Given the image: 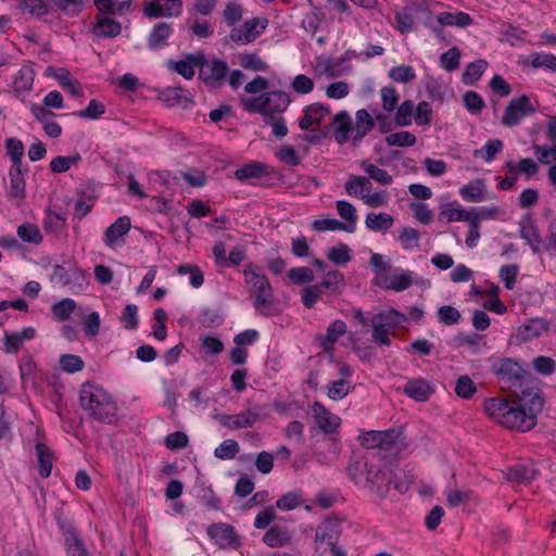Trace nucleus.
<instances>
[{"instance_id": "f257e3e1", "label": "nucleus", "mask_w": 556, "mask_h": 556, "mask_svg": "<svg viewBox=\"0 0 556 556\" xmlns=\"http://www.w3.org/2000/svg\"><path fill=\"white\" fill-rule=\"evenodd\" d=\"M502 389L509 391L516 400L491 397L484 401V410L498 425L508 429L529 431L538 422L545 399L541 381L518 362L501 358L492 364Z\"/></svg>"}, {"instance_id": "f03ea898", "label": "nucleus", "mask_w": 556, "mask_h": 556, "mask_svg": "<svg viewBox=\"0 0 556 556\" xmlns=\"http://www.w3.org/2000/svg\"><path fill=\"white\" fill-rule=\"evenodd\" d=\"M332 124L333 138L338 144L351 141L356 147L375 129L376 119L366 109H359L355 112L354 121L346 111H340L333 116Z\"/></svg>"}, {"instance_id": "7ed1b4c3", "label": "nucleus", "mask_w": 556, "mask_h": 556, "mask_svg": "<svg viewBox=\"0 0 556 556\" xmlns=\"http://www.w3.org/2000/svg\"><path fill=\"white\" fill-rule=\"evenodd\" d=\"M80 405L93 418L112 424L117 416V404L102 387L86 382L80 389Z\"/></svg>"}, {"instance_id": "20e7f679", "label": "nucleus", "mask_w": 556, "mask_h": 556, "mask_svg": "<svg viewBox=\"0 0 556 556\" xmlns=\"http://www.w3.org/2000/svg\"><path fill=\"white\" fill-rule=\"evenodd\" d=\"M349 473L356 484L369 488L378 494H386L392 480V472L389 468L375 467L363 459L351 465Z\"/></svg>"}, {"instance_id": "39448f33", "label": "nucleus", "mask_w": 556, "mask_h": 556, "mask_svg": "<svg viewBox=\"0 0 556 556\" xmlns=\"http://www.w3.org/2000/svg\"><path fill=\"white\" fill-rule=\"evenodd\" d=\"M406 321V317L395 309H389L375 314L370 318V325L372 327V340L375 343L381 345H390V334H394L396 329Z\"/></svg>"}, {"instance_id": "423d86ee", "label": "nucleus", "mask_w": 556, "mask_h": 556, "mask_svg": "<svg viewBox=\"0 0 556 556\" xmlns=\"http://www.w3.org/2000/svg\"><path fill=\"white\" fill-rule=\"evenodd\" d=\"M195 64H198L199 77L205 86L218 88L224 84L229 71L225 61L216 58L208 60L203 52H198Z\"/></svg>"}, {"instance_id": "0eeeda50", "label": "nucleus", "mask_w": 556, "mask_h": 556, "mask_svg": "<svg viewBox=\"0 0 556 556\" xmlns=\"http://www.w3.org/2000/svg\"><path fill=\"white\" fill-rule=\"evenodd\" d=\"M404 441L401 431L389 429L384 431L369 430L358 435L359 444L365 448H380L387 452L397 450Z\"/></svg>"}, {"instance_id": "6e6552de", "label": "nucleus", "mask_w": 556, "mask_h": 556, "mask_svg": "<svg viewBox=\"0 0 556 556\" xmlns=\"http://www.w3.org/2000/svg\"><path fill=\"white\" fill-rule=\"evenodd\" d=\"M244 276L247 281L252 285V289L255 293V308L263 309L271 304V287L265 275L260 274L258 267L249 264L244 269Z\"/></svg>"}, {"instance_id": "1a4fd4ad", "label": "nucleus", "mask_w": 556, "mask_h": 556, "mask_svg": "<svg viewBox=\"0 0 556 556\" xmlns=\"http://www.w3.org/2000/svg\"><path fill=\"white\" fill-rule=\"evenodd\" d=\"M535 108L531 104L530 99L526 94L511 99L505 108L501 123L505 127L518 125L521 119L535 112Z\"/></svg>"}, {"instance_id": "9d476101", "label": "nucleus", "mask_w": 556, "mask_h": 556, "mask_svg": "<svg viewBox=\"0 0 556 556\" xmlns=\"http://www.w3.org/2000/svg\"><path fill=\"white\" fill-rule=\"evenodd\" d=\"M56 523L64 536V545L67 556H89L73 522L62 516H58Z\"/></svg>"}, {"instance_id": "9b49d317", "label": "nucleus", "mask_w": 556, "mask_h": 556, "mask_svg": "<svg viewBox=\"0 0 556 556\" xmlns=\"http://www.w3.org/2000/svg\"><path fill=\"white\" fill-rule=\"evenodd\" d=\"M184 10L182 0H152L142 9L144 16L149 18L177 17Z\"/></svg>"}, {"instance_id": "f8f14e48", "label": "nucleus", "mask_w": 556, "mask_h": 556, "mask_svg": "<svg viewBox=\"0 0 556 556\" xmlns=\"http://www.w3.org/2000/svg\"><path fill=\"white\" fill-rule=\"evenodd\" d=\"M340 538V525L336 520L326 519L316 529L315 545L323 553L333 547Z\"/></svg>"}, {"instance_id": "ddd939ff", "label": "nucleus", "mask_w": 556, "mask_h": 556, "mask_svg": "<svg viewBox=\"0 0 556 556\" xmlns=\"http://www.w3.org/2000/svg\"><path fill=\"white\" fill-rule=\"evenodd\" d=\"M260 418V412L256 409L248 408L236 415H218L216 419L218 422L229 429L238 430L242 428L253 427Z\"/></svg>"}, {"instance_id": "4468645a", "label": "nucleus", "mask_w": 556, "mask_h": 556, "mask_svg": "<svg viewBox=\"0 0 556 556\" xmlns=\"http://www.w3.org/2000/svg\"><path fill=\"white\" fill-rule=\"evenodd\" d=\"M330 114V106L321 103H313L303 110V116L299 121L302 130H306L314 125H320Z\"/></svg>"}, {"instance_id": "2eb2a0df", "label": "nucleus", "mask_w": 556, "mask_h": 556, "mask_svg": "<svg viewBox=\"0 0 556 556\" xmlns=\"http://www.w3.org/2000/svg\"><path fill=\"white\" fill-rule=\"evenodd\" d=\"M316 362L321 370L332 374V369H337L338 374L342 376L341 379H348L352 375V368L340 361H336L332 350H324L315 356Z\"/></svg>"}, {"instance_id": "dca6fc26", "label": "nucleus", "mask_w": 556, "mask_h": 556, "mask_svg": "<svg viewBox=\"0 0 556 556\" xmlns=\"http://www.w3.org/2000/svg\"><path fill=\"white\" fill-rule=\"evenodd\" d=\"M312 410L318 427L325 433H333L339 428L340 417L329 412L321 403L315 402Z\"/></svg>"}, {"instance_id": "f3484780", "label": "nucleus", "mask_w": 556, "mask_h": 556, "mask_svg": "<svg viewBox=\"0 0 556 556\" xmlns=\"http://www.w3.org/2000/svg\"><path fill=\"white\" fill-rule=\"evenodd\" d=\"M548 331V324L544 319H531L528 324L518 328L515 340L517 344L526 343L539 338Z\"/></svg>"}, {"instance_id": "a211bd4d", "label": "nucleus", "mask_w": 556, "mask_h": 556, "mask_svg": "<svg viewBox=\"0 0 556 556\" xmlns=\"http://www.w3.org/2000/svg\"><path fill=\"white\" fill-rule=\"evenodd\" d=\"M290 102V97L285 91L273 90L264 93L266 117L281 114L288 109Z\"/></svg>"}, {"instance_id": "6ab92c4d", "label": "nucleus", "mask_w": 556, "mask_h": 556, "mask_svg": "<svg viewBox=\"0 0 556 556\" xmlns=\"http://www.w3.org/2000/svg\"><path fill=\"white\" fill-rule=\"evenodd\" d=\"M207 535L220 547L225 548L237 542L235 529L226 523H215L207 528Z\"/></svg>"}, {"instance_id": "aec40b11", "label": "nucleus", "mask_w": 556, "mask_h": 556, "mask_svg": "<svg viewBox=\"0 0 556 556\" xmlns=\"http://www.w3.org/2000/svg\"><path fill=\"white\" fill-rule=\"evenodd\" d=\"M46 74L53 76L60 83V86L74 97H79L83 93L81 85L78 80L73 79L68 70L63 67L49 66Z\"/></svg>"}, {"instance_id": "412c9836", "label": "nucleus", "mask_w": 556, "mask_h": 556, "mask_svg": "<svg viewBox=\"0 0 556 556\" xmlns=\"http://www.w3.org/2000/svg\"><path fill=\"white\" fill-rule=\"evenodd\" d=\"M131 227L130 218L126 215L118 217L112 225H110L104 232V244L114 249L115 243L124 237Z\"/></svg>"}, {"instance_id": "4be33fe9", "label": "nucleus", "mask_w": 556, "mask_h": 556, "mask_svg": "<svg viewBox=\"0 0 556 556\" xmlns=\"http://www.w3.org/2000/svg\"><path fill=\"white\" fill-rule=\"evenodd\" d=\"M174 28L172 23H156L148 37V47L150 50H157L167 46V39L173 35Z\"/></svg>"}, {"instance_id": "5701e85b", "label": "nucleus", "mask_w": 556, "mask_h": 556, "mask_svg": "<svg viewBox=\"0 0 556 556\" xmlns=\"http://www.w3.org/2000/svg\"><path fill=\"white\" fill-rule=\"evenodd\" d=\"M109 13H101L97 15V23L93 27V34L98 37L114 38L122 31V25L116 20L108 16Z\"/></svg>"}, {"instance_id": "b1692460", "label": "nucleus", "mask_w": 556, "mask_h": 556, "mask_svg": "<svg viewBox=\"0 0 556 556\" xmlns=\"http://www.w3.org/2000/svg\"><path fill=\"white\" fill-rule=\"evenodd\" d=\"M403 392L417 402H426L433 394L434 389L424 379H412L405 383Z\"/></svg>"}, {"instance_id": "393cba45", "label": "nucleus", "mask_w": 556, "mask_h": 556, "mask_svg": "<svg viewBox=\"0 0 556 556\" xmlns=\"http://www.w3.org/2000/svg\"><path fill=\"white\" fill-rule=\"evenodd\" d=\"M538 476V470L532 463L516 464L507 469L505 477L508 481L529 483Z\"/></svg>"}, {"instance_id": "a878e982", "label": "nucleus", "mask_w": 556, "mask_h": 556, "mask_svg": "<svg viewBox=\"0 0 556 556\" xmlns=\"http://www.w3.org/2000/svg\"><path fill=\"white\" fill-rule=\"evenodd\" d=\"M274 173V169L260 162H250L235 172V177L238 180L244 181L252 178H264L269 177Z\"/></svg>"}, {"instance_id": "bb28decb", "label": "nucleus", "mask_w": 556, "mask_h": 556, "mask_svg": "<svg viewBox=\"0 0 556 556\" xmlns=\"http://www.w3.org/2000/svg\"><path fill=\"white\" fill-rule=\"evenodd\" d=\"M35 79V71L31 65H23L16 73L12 88L16 97L31 91Z\"/></svg>"}, {"instance_id": "cd10ccee", "label": "nucleus", "mask_w": 556, "mask_h": 556, "mask_svg": "<svg viewBox=\"0 0 556 556\" xmlns=\"http://www.w3.org/2000/svg\"><path fill=\"white\" fill-rule=\"evenodd\" d=\"M257 24V20L252 18L247 21L241 27H233L229 35L230 39L240 43H249L254 41L260 34L256 31Z\"/></svg>"}, {"instance_id": "c85d7f7f", "label": "nucleus", "mask_w": 556, "mask_h": 556, "mask_svg": "<svg viewBox=\"0 0 556 556\" xmlns=\"http://www.w3.org/2000/svg\"><path fill=\"white\" fill-rule=\"evenodd\" d=\"M459 194L467 202L478 203L484 201V181L476 179L463 186L459 189Z\"/></svg>"}, {"instance_id": "c756f323", "label": "nucleus", "mask_w": 556, "mask_h": 556, "mask_svg": "<svg viewBox=\"0 0 556 556\" xmlns=\"http://www.w3.org/2000/svg\"><path fill=\"white\" fill-rule=\"evenodd\" d=\"M315 71L329 78L339 77L344 73V68L341 67L338 59L324 56L317 58Z\"/></svg>"}, {"instance_id": "7c9ffc66", "label": "nucleus", "mask_w": 556, "mask_h": 556, "mask_svg": "<svg viewBox=\"0 0 556 556\" xmlns=\"http://www.w3.org/2000/svg\"><path fill=\"white\" fill-rule=\"evenodd\" d=\"M132 0H94V5L101 13L122 15L131 8Z\"/></svg>"}, {"instance_id": "2f4dec72", "label": "nucleus", "mask_w": 556, "mask_h": 556, "mask_svg": "<svg viewBox=\"0 0 556 556\" xmlns=\"http://www.w3.org/2000/svg\"><path fill=\"white\" fill-rule=\"evenodd\" d=\"M520 236L522 239L527 241V243L535 253L541 252L542 248L545 247V243L543 242L540 236L538 227L531 222L521 225Z\"/></svg>"}, {"instance_id": "473e14b6", "label": "nucleus", "mask_w": 556, "mask_h": 556, "mask_svg": "<svg viewBox=\"0 0 556 556\" xmlns=\"http://www.w3.org/2000/svg\"><path fill=\"white\" fill-rule=\"evenodd\" d=\"M366 227L371 231H387L393 225V217L388 213H368L365 219Z\"/></svg>"}, {"instance_id": "72a5a7b5", "label": "nucleus", "mask_w": 556, "mask_h": 556, "mask_svg": "<svg viewBox=\"0 0 556 556\" xmlns=\"http://www.w3.org/2000/svg\"><path fill=\"white\" fill-rule=\"evenodd\" d=\"M291 541V536L281 527H271L263 536V542L269 547H281Z\"/></svg>"}, {"instance_id": "f704fd0d", "label": "nucleus", "mask_w": 556, "mask_h": 556, "mask_svg": "<svg viewBox=\"0 0 556 556\" xmlns=\"http://www.w3.org/2000/svg\"><path fill=\"white\" fill-rule=\"evenodd\" d=\"M10 197L13 198H24L25 195V179H24V170L23 166L11 167L10 168Z\"/></svg>"}, {"instance_id": "c9c22d12", "label": "nucleus", "mask_w": 556, "mask_h": 556, "mask_svg": "<svg viewBox=\"0 0 556 556\" xmlns=\"http://www.w3.org/2000/svg\"><path fill=\"white\" fill-rule=\"evenodd\" d=\"M345 191L353 197H362L365 192L371 190V184L368 178L352 175L344 185Z\"/></svg>"}, {"instance_id": "e433bc0d", "label": "nucleus", "mask_w": 556, "mask_h": 556, "mask_svg": "<svg viewBox=\"0 0 556 556\" xmlns=\"http://www.w3.org/2000/svg\"><path fill=\"white\" fill-rule=\"evenodd\" d=\"M486 67L488 62L483 59L469 63L463 73L462 81L468 86L473 85L482 76Z\"/></svg>"}, {"instance_id": "4c0bfd02", "label": "nucleus", "mask_w": 556, "mask_h": 556, "mask_svg": "<svg viewBox=\"0 0 556 556\" xmlns=\"http://www.w3.org/2000/svg\"><path fill=\"white\" fill-rule=\"evenodd\" d=\"M346 332V325L343 320L337 319L332 321L326 331L325 336H321L320 344L323 348H328L329 345L334 344L340 337H342Z\"/></svg>"}, {"instance_id": "58836bf2", "label": "nucleus", "mask_w": 556, "mask_h": 556, "mask_svg": "<svg viewBox=\"0 0 556 556\" xmlns=\"http://www.w3.org/2000/svg\"><path fill=\"white\" fill-rule=\"evenodd\" d=\"M36 336V329L33 327L24 328L16 332H5L4 346L5 348H20L24 342L34 339Z\"/></svg>"}, {"instance_id": "ea45409f", "label": "nucleus", "mask_w": 556, "mask_h": 556, "mask_svg": "<svg viewBox=\"0 0 556 556\" xmlns=\"http://www.w3.org/2000/svg\"><path fill=\"white\" fill-rule=\"evenodd\" d=\"M312 229L318 232L327 230H344L346 232H353L355 230V226L345 225L344 223L339 222L334 218H323L314 220L312 224Z\"/></svg>"}, {"instance_id": "a19ab883", "label": "nucleus", "mask_w": 556, "mask_h": 556, "mask_svg": "<svg viewBox=\"0 0 556 556\" xmlns=\"http://www.w3.org/2000/svg\"><path fill=\"white\" fill-rule=\"evenodd\" d=\"M36 454L39 464V473L42 478H48L52 471V455L47 445L37 443Z\"/></svg>"}, {"instance_id": "79ce46f5", "label": "nucleus", "mask_w": 556, "mask_h": 556, "mask_svg": "<svg viewBox=\"0 0 556 556\" xmlns=\"http://www.w3.org/2000/svg\"><path fill=\"white\" fill-rule=\"evenodd\" d=\"M96 197L91 193H88L86 190L77 191V199L75 201V215L78 219L84 218L94 205Z\"/></svg>"}, {"instance_id": "37998d69", "label": "nucleus", "mask_w": 556, "mask_h": 556, "mask_svg": "<svg viewBox=\"0 0 556 556\" xmlns=\"http://www.w3.org/2000/svg\"><path fill=\"white\" fill-rule=\"evenodd\" d=\"M17 236L22 241L27 243L39 244L43 240L39 227L33 223H25L20 225L17 227Z\"/></svg>"}, {"instance_id": "c03bdc74", "label": "nucleus", "mask_w": 556, "mask_h": 556, "mask_svg": "<svg viewBox=\"0 0 556 556\" xmlns=\"http://www.w3.org/2000/svg\"><path fill=\"white\" fill-rule=\"evenodd\" d=\"M471 218L470 211H466L459 205L457 207H445L439 213L440 222H469Z\"/></svg>"}, {"instance_id": "a18cd8bd", "label": "nucleus", "mask_w": 556, "mask_h": 556, "mask_svg": "<svg viewBox=\"0 0 556 556\" xmlns=\"http://www.w3.org/2000/svg\"><path fill=\"white\" fill-rule=\"evenodd\" d=\"M199 321L204 327H218L224 321V313L220 307H205L200 314Z\"/></svg>"}, {"instance_id": "49530a36", "label": "nucleus", "mask_w": 556, "mask_h": 556, "mask_svg": "<svg viewBox=\"0 0 556 556\" xmlns=\"http://www.w3.org/2000/svg\"><path fill=\"white\" fill-rule=\"evenodd\" d=\"M238 60L239 64L245 70L253 72H265L268 70V64L255 53H241L238 55Z\"/></svg>"}, {"instance_id": "de8ad7c7", "label": "nucleus", "mask_w": 556, "mask_h": 556, "mask_svg": "<svg viewBox=\"0 0 556 556\" xmlns=\"http://www.w3.org/2000/svg\"><path fill=\"white\" fill-rule=\"evenodd\" d=\"M502 150L503 142L500 139H490L482 148L473 151V156L482 157L485 162H491Z\"/></svg>"}, {"instance_id": "09e8293b", "label": "nucleus", "mask_w": 556, "mask_h": 556, "mask_svg": "<svg viewBox=\"0 0 556 556\" xmlns=\"http://www.w3.org/2000/svg\"><path fill=\"white\" fill-rule=\"evenodd\" d=\"M5 149L12 161L11 167L23 166L22 159L25 150L23 142L16 138H9L5 140Z\"/></svg>"}, {"instance_id": "8fccbe9b", "label": "nucleus", "mask_w": 556, "mask_h": 556, "mask_svg": "<svg viewBox=\"0 0 556 556\" xmlns=\"http://www.w3.org/2000/svg\"><path fill=\"white\" fill-rule=\"evenodd\" d=\"M363 170L369 176V178L376 180L381 185H391L393 181L392 176L386 170L382 169L367 161H363L361 164Z\"/></svg>"}, {"instance_id": "3c124183", "label": "nucleus", "mask_w": 556, "mask_h": 556, "mask_svg": "<svg viewBox=\"0 0 556 556\" xmlns=\"http://www.w3.org/2000/svg\"><path fill=\"white\" fill-rule=\"evenodd\" d=\"M414 102L412 100H405L400 104L395 113V126L404 127L412 124V117L414 115Z\"/></svg>"}, {"instance_id": "603ef678", "label": "nucleus", "mask_w": 556, "mask_h": 556, "mask_svg": "<svg viewBox=\"0 0 556 556\" xmlns=\"http://www.w3.org/2000/svg\"><path fill=\"white\" fill-rule=\"evenodd\" d=\"M195 60H198V53L187 54L184 60L174 64V70L184 78L191 79L195 74L194 68L198 67Z\"/></svg>"}, {"instance_id": "864d4df0", "label": "nucleus", "mask_w": 556, "mask_h": 556, "mask_svg": "<svg viewBox=\"0 0 556 556\" xmlns=\"http://www.w3.org/2000/svg\"><path fill=\"white\" fill-rule=\"evenodd\" d=\"M350 392V381L348 379H338L330 381L327 387V395L333 401H340Z\"/></svg>"}, {"instance_id": "5fc2aeb1", "label": "nucleus", "mask_w": 556, "mask_h": 556, "mask_svg": "<svg viewBox=\"0 0 556 556\" xmlns=\"http://www.w3.org/2000/svg\"><path fill=\"white\" fill-rule=\"evenodd\" d=\"M303 502L302 492L300 491H291L283 495H281L277 502L276 507L280 510H292L300 506Z\"/></svg>"}, {"instance_id": "6e6d98bb", "label": "nucleus", "mask_w": 556, "mask_h": 556, "mask_svg": "<svg viewBox=\"0 0 556 556\" xmlns=\"http://www.w3.org/2000/svg\"><path fill=\"white\" fill-rule=\"evenodd\" d=\"M17 8L27 11L34 16H42L48 13V4L43 0H14Z\"/></svg>"}, {"instance_id": "4d7b16f0", "label": "nucleus", "mask_w": 556, "mask_h": 556, "mask_svg": "<svg viewBox=\"0 0 556 556\" xmlns=\"http://www.w3.org/2000/svg\"><path fill=\"white\" fill-rule=\"evenodd\" d=\"M531 365L534 371L542 376H552L556 371V361L549 356H536Z\"/></svg>"}, {"instance_id": "13d9d810", "label": "nucleus", "mask_w": 556, "mask_h": 556, "mask_svg": "<svg viewBox=\"0 0 556 556\" xmlns=\"http://www.w3.org/2000/svg\"><path fill=\"white\" fill-rule=\"evenodd\" d=\"M239 453V444L236 440L223 441L214 451V456L219 459H232Z\"/></svg>"}, {"instance_id": "bf43d9fd", "label": "nucleus", "mask_w": 556, "mask_h": 556, "mask_svg": "<svg viewBox=\"0 0 556 556\" xmlns=\"http://www.w3.org/2000/svg\"><path fill=\"white\" fill-rule=\"evenodd\" d=\"M454 391L457 396L468 400L477 392V388L468 376H460L455 382Z\"/></svg>"}, {"instance_id": "052dcab7", "label": "nucleus", "mask_w": 556, "mask_h": 556, "mask_svg": "<svg viewBox=\"0 0 556 556\" xmlns=\"http://www.w3.org/2000/svg\"><path fill=\"white\" fill-rule=\"evenodd\" d=\"M389 77L396 83L406 84L415 79L416 74L410 65H399L391 67Z\"/></svg>"}, {"instance_id": "680f3d73", "label": "nucleus", "mask_w": 556, "mask_h": 556, "mask_svg": "<svg viewBox=\"0 0 556 556\" xmlns=\"http://www.w3.org/2000/svg\"><path fill=\"white\" fill-rule=\"evenodd\" d=\"M384 140L390 147H412L416 143L415 135L408 131L390 134L386 137Z\"/></svg>"}, {"instance_id": "e2e57ef3", "label": "nucleus", "mask_w": 556, "mask_h": 556, "mask_svg": "<svg viewBox=\"0 0 556 556\" xmlns=\"http://www.w3.org/2000/svg\"><path fill=\"white\" fill-rule=\"evenodd\" d=\"M328 258L337 265H345L352 258L351 249L346 244L340 243L328 251Z\"/></svg>"}, {"instance_id": "0e129e2a", "label": "nucleus", "mask_w": 556, "mask_h": 556, "mask_svg": "<svg viewBox=\"0 0 556 556\" xmlns=\"http://www.w3.org/2000/svg\"><path fill=\"white\" fill-rule=\"evenodd\" d=\"M184 92L182 88L167 87L160 92L159 99L167 106H176L181 103Z\"/></svg>"}, {"instance_id": "69168bd1", "label": "nucleus", "mask_w": 556, "mask_h": 556, "mask_svg": "<svg viewBox=\"0 0 556 556\" xmlns=\"http://www.w3.org/2000/svg\"><path fill=\"white\" fill-rule=\"evenodd\" d=\"M75 307V301L70 298H66L52 306V313L56 319L66 320L74 312Z\"/></svg>"}, {"instance_id": "338daca9", "label": "nucleus", "mask_w": 556, "mask_h": 556, "mask_svg": "<svg viewBox=\"0 0 556 556\" xmlns=\"http://www.w3.org/2000/svg\"><path fill=\"white\" fill-rule=\"evenodd\" d=\"M460 50L453 47L440 56V62L443 68L453 72L459 67Z\"/></svg>"}, {"instance_id": "774afa93", "label": "nucleus", "mask_w": 556, "mask_h": 556, "mask_svg": "<svg viewBox=\"0 0 556 556\" xmlns=\"http://www.w3.org/2000/svg\"><path fill=\"white\" fill-rule=\"evenodd\" d=\"M531 65L534 68L544 67L556 72V55L552 53H534L532 54Z\"/></svg>"}]
</instances>
